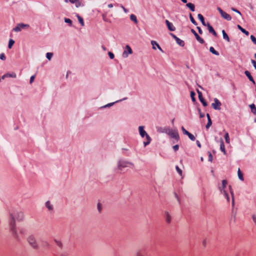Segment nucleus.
Returning a JSON list of instances; mask_svg holds the SVG:
<instances>
[{
	"instance_id": "obj_27",
	"label": "nucleus",
	"mask_w": 256,
	"mask_h": 256,
	"mask_svg": "<svg viewBox=\"0 0 256 256\" xmlns=\"http://www.w3.org/2000/svg\"><path fill=\"white\" fill-rule=\"evenodd\" d=\"M238 178L241 180H244V177H243V174L241 172L240 170V168L238 169Z\"/></svg>"
},
{
	"instance_id": "obj_52",
	"label": "nucleus",
	"mask_w": 256,
	"mask_h": 256,
	"mask_svg": "<svg viewBox=\"0 0 256 256\" xmlns=\"http://www.w3.org/2000/svg\"><path fill=\"white\" fill-rule=\"evenodd\" d=\"M252 218L253 222H254V224H256V214H254L252 216Z\"/></svg>"
},
{
	"instance_id": "obj_3",
	"label": "nucleus",
	"mask_w": 256,
	"mask_h": 256,
	"mask_svg": "<svg viewBox=\"0 0 256 256\" xmlns=\"http://www.w3.org/2000/svg\"><path fill=\"white\" fill-rule=\"evenodd\" d=\"M138 130L142 137L144 138V136H146V141L144 142V146H146L150 142L151 138L144 130V127L143 126H140L138 127Z\"/></svg>"
},
{
	"instance_id": "obj_43",
	"label": "nucleus",
	"mask_w": 256,
	"mask_h": 256,
	"mask_svg": "<svg viewBox=\"0 0 256 256\" xmlns=\"http://www.w3.org/2000/svg\"><path fill=\"white\" fill-rule=\"evenodd\" d=\"M135 256H144L141 251L138 250L136 252V253L135 254Z\"/></svg>"
},
{
	"instance_id": "obj_29",
	"label": "nucleus",
	"mask_w": 256,
	"mask_h": 256,
	"mask_svg": "<svg viewBox=\"0 0 256 256\" xmlns=\"http://www.w3.org/2000/svg\"><path fill=\"white\" fill-rule=\"evenodd\" d=\"M77 18L78 22L81 24L82 26H84V22L83 18L80 16L78 14L77 15Z\"/></svg>"
},
{
	"instance_id": "obj_54",
	"label": "nucleus",
	"mask_w": 256,
	"mask_h": 256,
	"mask_svg": "<svg viewBox=\"0 0 256 256\" xmlns=\"http://www.w3.org/2000/svg\"><path fill=\"white\" fill-rule=\"evenodd\" d=\"M34 78H35L34 76H32L30 77V84H32V83L34 82Z\"/></svg>"
},
{
	"instance_id": "obj_58",
	"label": "nucleus",
	"mask_w": 256,
	"mask_h": 256,
	"mask_svg": "<svg viewBox=\"0 0 256 256\" xmlns=\"http://www.w3.org/2000/svg\"><path fill=\"white\" fill-rule=\"evenodd\" d=\"M197 29L198 30V32L202 34V31L200 27H197Z\"/></svg>"
},
{
	"instance_id": "obj_47",
	"label": "nucleus",
	"mask_w": 256,
	"mask_h": 256,
	"mask_svg": "<svg viewBox=\"0 0 256 256\" xmlns=\"http://www.w3.org/2000/svg\"><path fill=\"white\" fill-rule=\"evenodd\" d=\"M97 208H98V210L99 212H100L101 210H102V205L100 203H98V204H97Z\"/></svg>"
},
{
	"instance_id": "obj_31",
	"label": "nucleus",
	"mask_w": 256,
	"mask_h": 256,
	"mask_svg": "<svg viewBox=\"0 0 256 256\" xmlns=\"http://www.w3.org/2000/svg\"><path fill=\"white\" fill-rule=\"evenodd\" d=\"M190 20L191 22L193 24H194V25H197V22H196V21L195 20L194 18L192 17V16L191 14H190Z\"/></svg>"
},
{
	"instance_id": "obj_2",
	"label": "nucleus",
	"mask_w": 256,
	"mask_h": 256,
	"mask_svg": "<svg viewBox=\"0 0 256 256\" xmlns=\"http://www.w3.org/2000/svg\"><path fill=\"white\" fill-rule=\"evenodd\" d=\"M27 242L34 249L37 250L38 248V244L34 235L30 234L28 236L27 238Z\"/></svg>"
},
{
	"instance_id": "obj_57",
	"label": "nucleus",
	"mask_w": 256,
	"mask_h": 256,
	"mask_svg": "<svg viewBox=\"0 0 256 256\" xmlns=\"http://www.w3.org/2000/svg\"><path fill=\"white\" fill-rule=\"evenodd\" d=\"M120 7L123 9L124 11L125 12H128V10L127 9H126L122 5H121L120 6Z\"/></svg>"
},
{
	"instance_id": "obj_53",
	"label": "nucleus",
	"mask_w": 256,
	"mask_h": 256,
	"mask_svg": "<svg viewBox=\"0 0 256 256\" xmlns=\"http://www.w3.org/2000/svg\"><path fill=\"white\" fill-rule=\"evenodd\" d=\"M179 148V146L178 144H176L174 146H173V149L174 151H177Z\"/></svg>"
},
{
	"instance_id": "obj_38",
	"label": "nucleus",
	"mask_w": 256,
	"mask_h": 256,
	"mask_svg": "<svg viewBox=\"0 0 256 256\" xmlns=\"http://www.w3.org/2000/svg\"><path fill=\"white\" fill-rule=\"evenodd\" d=\"M208 123L206 126V128L208 129L212 124V122L211 119H210L209 120H208Z\"/></svg>"
},
{
	"instance_id": "obj_9",
	"label": "nucleus",
	"mask_w": 256,
	"mask_h": 256,
	"mask_svg": "<svg viewBox=\"0 0 256 256\" xmlns=\"http://www.w3.org/2000/svg\"><path fill=\"white\" fill-rule=\"evenodd\" d=\"M197 92L198 93V98H199L200 102L202 104V105L204 106H207V105H208L207 102L204 98L202 95V93L200 92L198 90Z\"/></svg>"
},
{
	"instance_id": "obj_23",
	"label": "nucleus",
	"mask_w": 256,
	"mask_h": 256,
	"mask_svg": "<svg viewBox=\"0 0 256 256\" xmlns=\"http://www.w3.org/2000/svg\"><path fill=\"white\" fill-rule=\"evenodd\" d=\"M250 107L251 110V112L254 114H256V107L254 104H252L250 105Z\"/></svg>"
},
{
	"instance_id": "obj_25",
	"label": "nucleus",
	"mask_w": 256,
	"mask_h": 256,
	"mask_svg": "<svg viewBox=\"0 0 256 256\" xmlns=\"http://www.w3.org/2000/svg\"><path fill=\"white\" fill-rule=\"evenodd\" d=\"M130 18L131 20L134 22L136 24H138V21L137 20L136 16L134 14H132L130 16Z\"/></svg>"
},
{
	"instance_id": "obj_10",
	"label": "nucleus",
	"mask_w": 256,
	"mask_h": 256,
	"mask_svg": "<svg viewBox=\"0 0 256 256\" xmlns=\"http://www.w3.org/2000/svg\"><path fill=\"white\" fill-rule=\"evenodd\" d=\"M191 32L194 35L196 40L200 44H204V40L200 38L198 34L194 30H191Z\"/></svg>"
},
{
	"instance_id": "obj_36",
	"label": "nucleus",
	"mask_w": 256,
	"mask_h": 256,
	"mask_svg": "<svg viewBox=\"0 0 256 256\" xmlns=\"http://www.w3.org/2000/svg\"><path fill=\"white\" fill-rule=\"evenodd\" d=\"M75 4H76V8H78L81 6H84V4H82V2L79 0H77Z\"/></svg>"
},
{
	"instance_id": "obj_33",
	"label": "nucleus",
	"mask_w": 256,
	"mask_h": 256,
	"mask_svg": "<svg viewBox=\"0 0 256 256\" xmlns=\"http://www.w3.org/2000/svg\"><path fill=\"white\" fill-rule=\"evenodd\" d=\"M221 193L224 194V197L227 199L228 202H229L230 198L228 197V194L226 192V190H224L223 192Z\"/></svg>"
},
{
	"instance_id": "obj_20",
	"label": "nucleus",
	"mask_w": 256,
	"mask_h": 256,
	"mask_svg": "<svg viewBox=\"0 0 256 256\" xmlns=\"http://www.w3.org/2000/svg\"><path fill=\"white\" fill-rule=\"evenodd\" d=\"M198 18L200 20V22H202V24L204 26H206V24L205 22H204V18L202 14H198Z\"/></svg>"
},
{
	"instance_id": "obj_28",
	"label": "nucleus",
	"mask_w": 256,
	"mask_h": 256,
	"mask_svg": "<svg viewBox=\"0 0 256 256\" xmlns=\"http://www.w3.org/2000/svg\"><path fill=\"white\" fill-rule=\"evenodd\" d=\"M6 76H7L8 78H16V74L14 72L12 73H7L6 74Z\"/></svg>"
},
{
	"instance_id": "obj_7",
	"label": "nucleus",
	"mask_w": 256,
	"mask_h": 256,
	"mask_svg": "<svg viewBox=\"0 0 256 256\" xmlns=\"http://www.w3.org/2000/svg\"><path fill=\"white\" fill-rule=\"evenodd\" d=\"M222 105L221 102L219 100L216 98H214V102L212 104V107L216 110H220V106Z\"/></svg>"
},
{
	"instance_id": "obj_50",
	"label": "nucleus",
	"mask_w": 256,
	"mask_h": 256,
	"mask_svg": "<svg viewBox=\"0 0 256 256\" xmlns=\"http://www.w3.org/2000/svg\"><path fill=\"white\" fill-rule=\"evenodd\" d=\"M176 170L180 174L182 175V170L179 168L178 166H176Z\"/></svg>"
},
{
	"instance_id": "obj_24",
	"label": "nucleus",
	"mask_w": 256,
	"mask_h": 256,
	"mask_svg": "<svg viewBox=\"0 0 256 256\" xmlns=\"http://www.w3.org/2000/svg\"><path fill=\"white\" fill-rule=\"evenodd\" d=\"M176 43L180 46H184V41L180 40L178 38L177 39H176Z\"/></svg>"
},
{
	"instance_id": "obj_22",
	"label": "nucleus",
	"mask_w": 256,
	"mask_h": 256,
	"mask_svg": "<svg viewBox=\"0 0 256 256\" xmlns=\"http://www.w3.org/2000/svg\"><path fill=\"white\" fill-rule=\"evenodd\" d=\"M238 28L246 36H248L249 34V32L248 31L246 30L245 29L243 28L240 25H238Z\"/></svg>"
},
{
	"instance_id": "obj_49",
	"label": "nucleus",
	"mask_w": 256,
	"mask_h": 256,
	"mask_svg": "<svg viewBox=\"0 0 256 256\" xmlns=\"http://www.w3.org/2000/svg\"><path fill=\"white\" fill-rule=\"evenodd\" d=\"M231 10H232V11H234V12H236V13L240 15V16L242 15V14L240 13V12L239 10H236V8H231Z\"/></svg>"
},
{
	"instance_id": "obj_40",
	"label": "nucleus",
	"mask_w": 256,
	"mask_h": 256,
	"mask_svg": "<svg viewBox=\"0 0 256 256\" xmlns=\"http://www.w3.org/2000/svg\"><path fill=\"white\" fill-rule=\"evenodd\" d=\"M208 161L212 162V156L210 152H208Z\"/></svg>"
},
{
	"instance_id": "obj_51",
	"label": "nucleus",
	"mask_w": 256,
	"mask_h": 256,
	"mask_svg": "<svg viewBox=\"0 0 256 256\" xmlns=\"http://www.w3.org/2000/svg\"><path fill=\"white\" fill-rule=\"evenodd\" d=\"M108 54L110 59H113L114 57V54L112 52H108Z\"/></svg>"
},
{
	"instance_id": "obj_56",
	"label": "nucleus",
	"mask_w": 256,
	"mask_h": 256,
	"mask_svg": "<svg viewBox=\"0 0 256 256\" xmlns=\"http://www.w3.org/2000/svg\"><path fill=\"white\" fill-rule=\"evenodd\" d=\"M230 193L232 194V205L234 204V194H233V192L230 191Z\"/></svg>"
},
{
	"instance_id": "obj_37",
	"label": "nucleus",
	"mask_w": 256,
	"mask_h": 256,
	"mask_svg": "<svg viewBox=\"0 0 256 256\" xmlns=\"http://www.w3.org/2000/svg\"><path fill=\"white\" fill-rule=\"evenodd\" d=\"M196 95V94L193 91H192L190 92V97L192 98V100L193 102H195L196 101V98H194V96Z\"/></svg>"
},
{
	"instance_id": "obj_48",
	"label": "nucleus",
	"mask_w": 256,
	"mask_h": 256,
	"mask_svg": "<svg viewBox=\"0 0 256 256\" xmlns=\"http://www.w3.org/2000/svg\"><path fill=\"white\" fill-rule=\"evenodd\" d=\"M102 20L105 22H108V19L106 18V14H102Z\"/></svg>"
},
{
	"instance_id": "obj_11",
	"label": "nucleus",
	"mask_w": 256,
	"mask_h": 256,
	"mask_svg": "<svg viewBox=\"0 0 256 256\" xmlns=\"http://www.w3.org/2000/svg\"><path fill=\"white\" fill-rule=\"evenodd\" d=\"M165 22L168 29L170 31H174L176 30L175 26L173 25V24L172 22H170L168 20H166Z\"/></svg>"
},
{
	"instance_id": "obj_12",
	"label": "nucleus",
	"mask_w": 256,
	"mask_h": 256,
	"mask_svg": "<svg viewBox=\"0 0 256 256\" xmlns=\"http://www.w3.org/2000/svg\"><path fill=\"white\" fill-rule=\"evenodd\" d=\"M206 26H208L209 32L212 33L214 36H217V34L212 26L209 23L206 24Z\"/></svg>"
},
{
	"instance_id": "obj_45",
	"label": "nucleus",
	"mask_w": 256,
	"mask_h": 256,
	"mask_svg": "<svg viewBox=\"0 0 256 256\" xmlns=\"http://www.w3.org/2000/svg\"><path fill=\"white\" fill-rule=\"evenodd\" d=\"M0 59L2 60H5L6 59V57L4 53H2L0 54Z\"/></svg>"
},
{
	"instance_id": "obj_17",
	"label": "nucleus",
	"mask_w": 256,
	"mask_h": 256,
	"mask_svg": "<svg viewBox=\"0 0 256 256\" xmlns=\"http://www.w3.org/2000/svg\"><path fill=\"white\" fill-rule=\"evenodd\" d=\"M166 220L168 224H170L172 221V216L168 212H165Z\"/></svg>"
},
{
	"instance_id": "obj_41",
	"label": "nucleus",
	"mask_w": 256,
	"mask_h": 256,
	"mask_svg": "<svg viewBox=\"0 0 256 256\" xmlns=\"http://www.w3.org/2000/svg\"><path fill=\"white\" fill-rule=\"evenodd\" d=\"M244 74L249 80L252 77V76L250 74V73L248 70H246L244 72Z\"/></svg>"
},
{
	"instance_id": "obj_18",
	"label": "nucleus",
	"mask_w": 256,
	"mask_h": 256,
	"mask_svg": "<svg viewBox=\"0 0 256 256\" xmlns=\"http://www.w3.org/2000/svg\"><path fill=\"white\" fill-rule=\"evenodd\" d=\"M222 34L224 39L226 40L228 42H230V38L227 34L225 30H222Z\"/></svg>"
},
{
	"instance_id": "obj_46",
	"label": "nucleus",
	"mask_w": 256,
	"mask_h": 256,
	"mask_svg": "<svg viewBox=\"0 0 256 256\" xmlns=\"http://www.w3.org/2000/svg\"><path fill=\"white\" fill-rule=\"evenodd\" d=\"M182 130L184 133V134H186V135H187L189 133V132L188 131H187L184 128V126H182Z\"/></svg>"
},
{
	"instance_id": "obj_5",
	"label": "nucleus",
	"mask_w": 256,
	"mask_h": 256,
	"mask_svg": "<svg viewBox=\"0 0 256 256\" xmlns=\"http://www.w3.org/2000/svg\"><path fill=\"white\" fill-rule=\"evenodd\" d=\"M30 26L28 24H17V26L13 28V30L16 32H20L22 29L24 28H29Z\"/></svg>"
},
{
	"instance_id": "obj_35",
	"label": "nucleus",
	"mask_w": 256,
	"mask_h": 256,
	"mask_svg": "<svg viewBox=\"0 0 256 256\" xmlns=\"http://www.w3.org/2000/svg\"><path fill=\"white\" fill-rule=\"evenodd\" d=\"M187 136H188L190 139L192 141H194L196 139L194 136L190 132H189Z\"/></svg>"
},
{
	"instance_id": "obj_13",
	"label": "nucleus",
	"mask_w": 256,
	"mask_h": 256,
	"mask_svg": "<svg viewBox=\"0 0 256 256\" xmlns=\"http://www.w3.org/2000/svg\"><path fill=\"white\" fill-rule=\"evenodd\" d=\"M46 206L50 212H52L53 211L54 206L50 201L48 200L46 202Z\"/></svg>"
},
{
	"instance_id": "obj_63",
	"label": "nucleus",
	"mask_w": 256,
	"mask_h": 256,
	"mask_svg": "<svg viewBox=\"0 0 256 256\" xmlns=\"http://www.w3.org/2000/svg\"><path fill=\"white\" fill-rule=\"evenodd\" d=\"M77 0H69V1L72 3V4H74L76 3V2Z\"/></svg>"
},
{
	"instance_id": "obj_4",
	"label": "nucleus",
	"mask_w": 256,
	"mask_h": 256,
	"mask_svg": "<svg viewBox=\"0 0 256 256\" xmlns=\"http://www.w3.org/2000/svg\"><path fill=\"white\" fill-rule=\"evenodd\" d=\"M217 10L220 13L221 16L224 19L226 20H232L231 16L229 14L222 10L220 8L218 7Z\"/></svg>"
},
{
	"instance_id": "obj_39",
	"label": "nucleus",
	"mask_w": 256,
	"mask_h": 256,
	"mask_svg": "<svg viewBox=\"0 0 256 256\" xmlns=\"http://www.w3.org/2000/svg\"><path fill=\"white\" fill-rule=\"evenodd\" d=\"M64 22L68 24H70V26L72 25V21L70 18H64Z\"/></svg>"
},
{
	"instance_id": "obj_14",
	"label": "nucleus",
	"mask_w": 256,
	"mask_h": 256,
	"mask_svg": "<svg viewBox=\"0 0 256 256\" xmlns=\"http://www.w3.org/2000/svg\"><path fill=\"white\" fill-rule=\"evenodd\" d=\"M151 44L152 45V48L154 50H156V48L155 46H156L157 48L162 52H163V50H162V48H160V45L154 40H152L151 41Z\"/></svg>"
},
{
	"instance_id": "obj_44",
	"label": "nucleus",
	"mask_w": 256,
	"mask_h": 256,
	"mask_svg": "<svg viewBox=\"0 0 256 256\" xmlns=\"http://www.w3.org/2000/svg\"><path fill=\"white\" fill-rule=\"evenodd\" d=\"M250 38L253 43L256 44V38L254 37V36L251 35Z\"/></svg>"
},
{
	"instance_id": "obj_26",
	"label": "nucleus",
	"mask_w": 256,
	"mask_h": 256,
	"mask_svg": "<svg viewBox=\"0 0 256 256\" xmlns=\"http://www.w3.org/2000/svg\"><path fill=\"white\" fill-rule=\"evenodd\" d=\"M210 51L212 54H215V55H216V56H219V54H220L219 52H217L216 50H214V48L213 47H212V46L210 47Z\"/></svg>"
},
{
	"instance_id": "obj_59",
	"label": "nucleus",
	"mask_w": 256,
	"mask_h": 256,
	"mask_svg": "<svg viewBox=\"0 0 256 256\" xmlns=\"http://www.w3.org/2000/svg\"><path fill=\"white\" fill-rule=\"evenodd\" d=\"M170 35L172 36L175 40H176V39H177L178 38L175 36L174 34H170Z\"/></svg>"
},
{
	"instance_id": "obj_15",
	"label": "nucleus",
	"mask_w": 256,
	"mask_h": 256,
	"mask_svg": "<svg viewBox=\"0 0 256 256\" xmlns=\"http://www.w3.org/2000/svg\"><path fill=\"white\" fill-rule=\"evenodd\" d=\"M220 150L224 154H226L224 142L222 138L220 140Z\"/></svg>"
},
{
	"instance_id": "obj_64",
	"label": "nucleus",
	"mask_w": 256,
	"mask_h": 256,
	"mask_svg": "<svg viewBox=\"0 0 256 256\" xmlns=\"http://www.w3.org/2000/svg\"><path fill=\"white\" fill-rule=\"evenodd\" d=\"M108 7L109 8H112V7H113V4H108Z\"/></svg>"
},
{
	"instance_id": "obj_42",
	"label": "nucleus",
	"mask_w": 256,
	"mask_h": 256,
	"mask_svg": "<svg viewBox=\"0 0 256 256\" xmlns=\"http://www.w3.org/2000/svg\"><path fill=\"white\" fill-rule=\"evenodd\" d=\"M55 242L56 243V245L59 246L60 248L62 247V243L60 240H54Z\"/></svg>"
},
{
	"instance_id": "obj_16",
	"label": "nucleus",
	"mask_w": 256,
	"mask_h": 256,
	"mask_svg": "<svg viewBox=\"0 0 256 256\" xmlns=\"http://www.w3.org/2000/svg\"><path fill=\"white\" fill-rule=\"evenodd\" d=\"M228 182L226 180H223L222 181V184L221 186L219 187V190L221 192H222L224 190V188H226Z\"/></svg>"
},
{
	"instance_id": "obj_34",
	"label": "nucleus",
	"mask_w": 256,
	"mask_h": 256,
	"mask_svg": "<svg viewBox=\"0 0 256 256\" xmlns=\"http://www.w3.org/2000/svg\"><path fill=\"white\" fill-rule=\"evenodd\" d=\"M52 56H53V54L52 52H47L46 54V57L48 60H51Z\"/></svg>"
},
{
	"instance_id": "obj_60",
	"label": "nucleus",
	"mask_w": 256,
	"mask_h": 256,
	"mask_svg": "<svg viewBox=\"0 0 256 256\" xmlns=\"http://www.w3.org/2000/svg\"><path fill=\"white\" fill-rule=\"evenodd\" d=\"M196 144L199 148H201V144L198 140L196 141Z\"/></svg>"
},
{
	"instance_id": "obj_61",
	"label": "nucleus",
	"mask_w": 256,
	"mask_h": 256,
	"mask_svg": "<svg viewBox=\"0 0 256 256\" xmlns=\"http://www.w3.org/2000/svg\"><path fill=\"white\" fill-rule=\"evenodd\" d=\"M249 80L250 82H252L253 83V84H255V82H254V80L252 77Z\"/></svg>"
},
{
	"instance_id": "obj_1",
	"label": "nucleus",
	"mask_w": 256,
	"mask_h": 256,
	"mask_svg": "<svg viewBox=\"0 0 256 256\" xmlns=\"http://www.w3.org/2000/svg\"><path fill=\"white\" fill-rule=\"evenodd\" d=\"M24 218V214L22 212H17L14 214H10V229L14 236L16 238H18V234L15 228V219L20 221L22 220Z\"/></svg>"
},
{
	"instance_id": "obj_32",
	"label": "nucleus",
	"mask_w": 256,
	"mask_h": 256,
	"mask_svg": "<svg viewBox=\"0 0 256 256\" xmlns=\"http://www.w3.org/2000/svg\"><path fill=\"white\" fill-rule=\"evenodd\" d=\"M14 41L12 40V39H10V40L9 42H8V47L9 48H10L12 46L14 45Z\"/></svg>"
},
{
	"instance_id": "obj_8",
	"label": "nucleus",
	"mask_w": 256,
	"mask_h": 256,
	"mask_svg": "<svg viewBox=\"0 0 256 256\" xmlns=\"http://www.w3.org/2000/svg\"><path fill=\"white\" fill-rule=\"evenodd\" d=\"M128 164H130V163L124 160H120L118 162V166L119 170H122V168L127 167Z\"/></svg>"
},
{
	"instance_id": "obj_30",
	"label": "nucleus",
	"mask_w": 256,
	"mask_h": 256,
	"mask_svg": "<svg viewBox=\"0 0 256 256\" xmlns=\"http://www.w3.org/2000/svg\"><path fill=\"white\" fill-rule=\"evenodd\" d=\"M224 138L226 140V142L228 144H230V140L229 138V134L228 132L224 134Z\"/></svg>"
},
{
	"instance_id": "obj_62",
	"label": "nucleus",
	"mask_w": 256,
	"mask_h": 256,
	"mask_svg": "<svg viewBox=\"0 0 256 256\" xmlns=\"http://www.w3.org/2000/svg\"><path fill=\"white\" fill-rule=\"evenodd\" d=\"M249 80L250 82H252L253 83V84H255V82H254V80L252 77Z\"/></svg>"
},
{
	"instance_id": "obj_21",
	"label": "nucleus",
	"mask_w": 256,
	"mask_h": 256,
	"mask_svg": "<svg viewBox=\"0 0 256 256\" xmlns=\"http://www.w3.org/2000/svg\"><path fill=\"white\" fill-rule=\"evenodd\" d=\"M170 136L175 138V139H178L179 138V136H178V132H172L170 134Z\"/></svg>"
},
{
	"instance_id": "obj_6",
	"label": "nucleus",
	"mask_w": 256,
	"mask_h": 256,
	"mask_svg": "<svg viewBox=\"0 0 256 256\" xmlns=\"http://www.w3.org/2000/svg\"><path fill=\"white\" fill-rule=\"evenodd\" d=\"M132 50L131 48L128 45L126 46L124 50V51L122 56L124 58H126L129 54H132Z\"/></svg>"
},
{
	"instance_id": "obj_19",
	"label": "nucleus",
	"mask_w": 256,
	"mask_h": 256,
	"mask_svg": "<svg viewBox=\"0 0 256 256\" xmlns=\"http://www.w3.org/2000/svg\"><path fill=\"white\" fill-rule=\"evenodd\" d=\"M186 6L191 11L194 12L195 10V6L194 4L192 3H188L186 4Z\"/></svg>"
},
{
	"instance_id": "obj_55",
	"label": "nucleus",
	"mask_w": 256,
	"mask_h": 256,
	"mask_svg": "<svg viewBox=\"0 0 256 256\" xmlns=\"http://www.w3.org/2000/svg\"><path fill=\"white\" fill-rule=\"evenodd\" d=\"M252 63L253 64L254 68L256 70V62L254 60H252Z\"/></svg>"
}]
</instances>
